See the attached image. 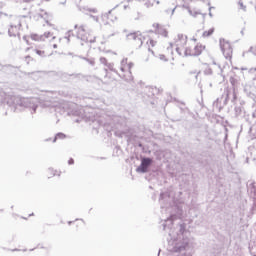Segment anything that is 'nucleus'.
<instances>
[{
  "label": "nucleus",
  "instance_id": "f257e3e1",
  "mask_svg": "<svg viewBox=\"0 0 256 256\" xmlns=\"http://www.w3.org/2000/svg\"><path fill=\"white\" fill-rule=\"evenodd\" d=\"M188 41L189 38L185 34H178L174 38L172 47L176 49L178 55H182L183 57H199L205 53L207 46L201 42H197V38Z\"/></svg>",
  "mask_w": 256,
  "mask_h": 256
},
{
  "label": "nucleus",
  "instance_id": "f03ea898",
  "mask_svg": "<svg viewBox=\"0 0 256 256\" xmlns=\"http://www.w3.org/2000/svg\"><path fill=\"white\" fill-rule=\"evenodd\" d=\"M133 67V62L129 61L128 59H123L120 67V77H122V79H125V81H133Z\"/></svg>",
  "mask_w": 256,
  "mask_h": 256
},
{
  "label": "nucleus",
  "instance_id": "7ed1b4c3",
  "mask_svg": "<svg viewBox=\"0 0 256 256\" xmlns=\"http://www.w3.org/2000/svg\"><path fill=\"white\" fill-rule=\"evenodd\" d=\"M220 47L225 59L231 61L233 59V47L231 46V43L225 39H222L220 40Z\"/></svg>",
  "mask_w": 256,
  "mask_h": 256
},
{
  "label": "nucleus",
  "instance_id": "20e7f679",
  "mask_svg": "<svg viewBox=\"0 0 256 256\" xmlns=\"http://www.w3.org/2000/svg\"><path fill=\"white\" fill-rule=\"evenodd\" d=\"M127 41H130L133 45L141 47L143 45V34L141 32H132L126 36Z\"/></svg>",
  "mask_w": 256,
  "mask_h": 256
},
{
  "label": "nucleus",
  "instance_id": "39448f33",
  "mask_svg": "<svg viewBox=\"0 0 256 256\" xmlns=\"http://www.w3.org/2000/svg\"><path fill=\"white\" fill-rule=\"evenodd\" d=\"M34 52L36 55H39V57H46V55H53V51L49 50V46L42 45H36Z\"/></svg>",
  "mask_w": 256,
  "mask_h": 256
},
{
  "label": "nucleus",
  "instance_id": "423d86ee",
  "mask_svg": "<svg viewBox=\"0 0 256 256\" xmlns=\"http://www.w3.org/2000/svg\"><path fill=\"white\" fill-rule=\"evenodd\" d=\"M73 31L78 39H81L82 41L87 39V29H85L83 25H76Z\"/></svg>",
  "mask_w": 256,
  "mask_h": 256
},
{
  "label": "nucleus",
  "instance_id": "0eeeda50",
  "mask_svg": "<svg viewBox=\"0 0 256 256\" xmlns=\"http://www.w3.org/2000/svg\"><path fill=\"white\" fill-rule=\"evenodd\" d=\"M23 39L27 45H33V41L35 43H41V41H43V36L38 34H30L29 36H24Z\"/></svg>",
  "mask_w": 256,
  "mask_h": 256
},
{
  "label": "nucleus",
  "instance_id": "6e6552de",
  "mask_svg": "<svg viewBox=\"0 0 256 256\" xmlns=\"http://www.w3.org/2000/svg\"><path fill=\"white\" fill-rule=\"evenodd\" d=\"M8 35L10 37H20L21 36V23L17 25H11L8 29Z\"/></svg>",
  "mask_w": 256,
  "mask_h": 256
},
{
  "label": "nucleus",
  "instance_id": "1a4fd4ad",
  "mask_svg": "<svg viewBox=\"0 0 256 256\" xmlns=\"http://www.w3.org/2000/svg\"><path fill=\"white\" fill-rule=\"evenodd\" d=\"M152 160L150 158H143L140 166L137 168L138 173H147L149 165H151Z\"/></svg>",
  "mask_w": 256,
  "mask_h": 256
},
{
  "label": "nucleus",
  "instance_id": "9d476101",
  "mask_svg": "<svg viewBox=\"0 0 256 256\" xmlns=\"http://www.w3.org/2000/svg\"><path fill=\"white\" fill-rule=\"evenodd\" d=\"M153 27H154V31L157 35H160L161 37L169 36V32L167 31V29H165V27L161 26V24L155 23V24H153Z\"/></svg>",
  "mask_w": 256,
  "mask_h": 256
},
{
  "label": "nucleus",
  "instance_id": "9b49d317",
  "mask_svg": "<svg viewBox=\"0 0 256 256\" xmlns=\"http://www.w3.org/2000/svg\"><path fill=\"white\" fill-rule=\"evenodd\" d=\"M158 57L160 61H164L165 63H167V61H171V59H173V50L167 49L166 52L159 54Z\"/></svg>",
  "mask_w": 256,
  "mask_h": 256
},
{
  "label": "nucleus",
  "instance_id": "f8f14e48",
  "mask_svg": "<svg viewBox=\"0 0 256 256\" xmlns=\"http://www.w3.org/2000/svg\"><path fill=\"white\" fill-rule=\"evenodd\" d=\"M213 33H215V28H210L203 32L202 37H204V38L211 37V35H213Z\"/></svg>",
  "mask_w": 256,
  "mask_h": 256
},
{
  "label": "nucleus",
  "instance_id": "ddd939ff",
  "mask_svg": "<svg viewBox=\"0 0 256 256\" xmlns=\"http://www.w3.org/2000/svg\"><path fill=\"white\" fill-rule=\"evenodd\" d=\"M73 225H74V227L81 228V227L85 226V222H83V220H77V221L73 222Z\"/></svg>",
  "mask_w": 256,
  "mask_h": 256
},
{
  "label": "nucleus",
  "instance_id": "4468645a",
  "mask_svg": "<svg viewBox=\"0 0 256 256\" xmlns=\"http://www.w3.org/2000/svg\"><path fill=\"white\" fill-rule=\"evenodd\" d=\"M148 47H155L157 45V41L153 40V38H150L147 40Z\"/></svg>",
  "mask_w": 256,
  "mask_h": 256
},
{
  "label": "nucleus",
  "instance_id": "2eb2a0df",
  "mask_svg": "<svg viewBox=\"0 0 256 256\" xmlns=\"http://www.w3.org/2000/svg\"><path fill=\"white\" fill-rule=\"evenodd\" d=\"M24 61H25V63L29 64V63H32V61H34V59L30 55H28L24 58Z\"/></svg>",
  "mask_w": 256,
  "mask_h": 256
},
{
  "label": "nucleus",
  "instance_id": "dca6fc26",
  "mask_svg": "<svg viewBox=\"0 0 256 256\" xmlns=\"http://www.w3.org/2000/svg\"><path fill=\"white\" fill-rule=\"evenodd\" d=\"M65 137H67L65 134L63 133H58L54 139V141H57V139H65Z\"/></svg>",
  "mask_w": 256,
  "mask_h": 256
},
{
  "label": "nucleus",
  "instance_id": "f3484780",
  "mask_svg": "<svg viewBox=\"0 0 256 256\" xmlns=\"http://www.w3.org/2000/svg\"><path fill=\"white\" fill-rule=\"evenodd\" d=\"M143 60L148 62L151 61V58L149 57V54L144 55Z\"/></svg>",
  "mask_w": 256,
  "mask_h": 256
},
{
  "label": "nucleus",
  "instance_id": "a211bd4d",
  "mask_svg": "<svg viewBox=\"0 0 256 256\" xmlns=\"http://www.w3.org/2000/svg\"><path fill=\"white\" fill-rule=\"evenodd\" d=\"M251 51L254 53V55H256V46L252 47Z\"/></svg>",
  "mask_w": 256,
  "mask_h": 256
},
{
  "label": "nucleus",
  "instance_id": "6ab92c4d",
  "mask_svg": "<svg viewBox=\"0 0 256 256\" xmlns=\"http://www.w3.org/2000/svg\"><path fill=\"white\" fill-rule=\"evenodd\" d=\"M68 163H69V165H73V163H75V161H74L73 159H70V160L68 161Z\"/></svg>",
  "mask_w": 256,
  "mask_h": 256
},
{
  "label": "nucleus",
  "instance_id": "aec40b11",
  "mask_svg": "<svg viewBox=\"0 0 256 256\" xmlns=\"http://www.w3.org/2000/svg\"><path fill=\"white\" fill-rule=\"evenodd\" d=\"M149 52L151 53V55H155V53L153 52V50H151V48H149Z\"/></svg>",
  "mask_w": 256,
  "mask_h": 256
},
{
  "label": "nucleus",
  "instance_id": "412c9836",
  "mask_svg": "<svg viewBox=\"0 0 256 256\" xmlns=\"http://www.w3.org/2000/svg\"><path fill=\"white\" fill-rule=\"evenodd\" d=\"M48 175H53V170H49Z\"/></svg>",
  "mask_w": 256,
  "mask_h": 256
},
{
  "label": "nucleus",
  "instance_id": "4be33fe9",
  "mask_svg": "<svg viewBox=\"0 0 256 256\" xmlns=\"http://www.w3.org/2000/svg\"><path fill=\"white\" fill-rule=\"evenodd\" d=\"M53 47H54V49H57V44H54Z\"/></svg>",
  "mask_w": 256,
  "mask_h": 256
},
{
  "label": "nucleus",
  "instance_id": "5701e85b",
  "mask_svg": "<svg viewBox=\"0 0 256 256\" xmlns=\"http://www.w3.org/2000/svg\"><path fill=\"white\" fill-rule=\"evenodd\" d=\"M26 3H29V1H31V0H24Z\"/></svg>",
  "mask_w": 256,
  "mask_h": 256
},
{
  "label": "nucleus",
  "instance_id": "b1692460",
  "mask_svg": "<svg viewBox=\"0 0 256 256\" xmlns=\"http://www.w3.org/2000/svg\"><path fill=\"white\" fill-rule=\"evenodd\" d=\"M42 1H51V0H42Z\"/></svg>",
  "mask_w": 256,
  "mask_h": 256
}]
</instances>
